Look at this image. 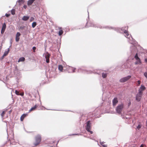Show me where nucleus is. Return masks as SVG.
<instances>
[{"label": "nucleus", "mask_w": 147, "mask_h": 147, "mask_svg": "<svg viewBox=\"0 0 147 147\" xmlns=\"http://www.w3.org/2000/svg\"><path fill=\"white\" fill-rule=\"evenodd\" d=\"M86 125L85 127L86 130L88 132H89L90 134H92L93 132L90 130L91 129V125L90 121H87L86 123Z\"/></svg>", "instance_id": "obj_2"}, {"label": "nucleus", "mask_w": 147, "mask_h": 147, "mask_svg": "<svg viewBox=\"0 0 147 147\" xmlns=\"http://www.w3.org/2000/svg\"><path fill=\"white\" fill-rule=\"evenodd\" d=\"M145 61L147 63V59H145Z\"/></svg>", "instance_id": "obj_43"}, {"label": "nucleus", "mask_w": 147, "mask_h": 147, "mask_svg": "<svg viewBox=\"0 0 147 147\" xmlns=\"http://www.w3.org/2000/svg\"><path fill=\"white\" fill-rule=\"evenodd\" d=\"M41 137L40 135H37L35 137V142L34 145L36 146L38 144L41 140Z\"/></svg>", "instance_id": "obj_4"}, {"label": "nucleus", "mask_w": 147, "mask_h": 147, "mask_svg": "<svg viewBox=\"0 0 147 147\" xmlns=\"http://www.w3.org/2000/svg\"><path fill=\"white\" fill-rule=\"evenodd\" d=\"M88 24V23H87V24H86V25H87V24ZM86 26H87V25H86Z\"/></svg>", "instance_id": "obj_48"}, {"label": "nucleus", "mask_w": 147, "mask_h": 147, "mask_svg": "<svg viewBox=\"0 0 147 147\" xmlns=\"http://www.w3.org/2000/svg\"><path fill=\"white\" fill-rule=\"evenodd\" d=\"M76 69L72 67H70L68 70L69 72L70 73H73L75 72V70Z\"/></svg>", "instance_id": "obj_14"}, {"label": "nucleus", "mask_w": 147, "mask_h": 147, "mask_svg": "<svg viewBox=\"0 0 147 147\" xmlns=\"http://www.w3.org/2000/svg\"><path fill=\"white\" fill-rule=\"evenodd\" d=\"M63 31L61 29L59 30V36L61 35L63 33Z\"/></svg>", "instance_id": "obj_25"}, {"label": "nucleus", "mask_w": 147, "mask_h": 147, "mask_svg": "<svg viewBox=\"0 0 147 147\" xmlns=\"http://www.w3.org/2000/svg\"><path fill=\"white\" fill-rule=\"evenodd\" d=\"M134 58L136 60V61L135 62V65H140L141 63V61L139 58L138 57V53H137L134 56Z\"/></svg>", "instance_id": "obj_7"}, {"label": "nucleus", "mask_w": 147, "mask_h": 147, "mask_svg": "<svg viewBox=\"0 0 147 147\" xmlns=\"http://www.w3.org/2000/svg\"><path fill=\"white\" fill-rule=\"evenodd\" d=\"M145 88V87L144 85H141L138 91L140 90L141 92H142V91L144 90Z\"/></svg>", "instance_id": "obj_15"}, {"label": "nucleus", "mask_w": 147, "mask_h": 147, "mask_svg": "<svg viewBox=\"0 0 147 147\" xmlns=\"http://www.w3.org/2000/svg\"><path fill=\"white\" fill-rule=\"evenodd\" d=\"M125 28L126 30H125L123 28H119L118 30V31L120 33H123V32L125 34V36L128 39V41L130 43L132 44H135V41L134 39L131 35L129 34L128 32V31L127 30V29L128 28L127 27H125Z\"/></svg>", "instance_id": "obj_1"}, {"label": "nucleus", "mask_w": 147, "mask_h": 147, "mask_svg": "<svg viewBox=\"0 0 147 147\" xmlns=\"http://www.w3.org/2000/svg\"><path fill=\"white\" fill-rule=\"evenodd\" d=\"M27 5H24V6H23L24 8L25 9H26L27 8Z\"/></svg>", "instance_id": "obj_40"}, {"label": "nucleus", "mask_w": 147, "mask_h": 147, "mask_svg": "<svg viewBox=\"0 0 147 147\" xmlns=\"http://www.w3.org/2000/svg\"><path fill=\"white\" fill-rule=\"evenodd\" d=\"M58 69L61 71H62L63 70V67L62 65H59Z\"/></svg>", "instance_id": "obj_23"}, {"label": "nucleus", "mask_w": 147, "mask_h": 147, "mask_svg": "<svg viewBox=\"0 0 147 147\" xmlns=\"http://www.w3.org/2000/svg\"><path fill=\"white\" fill-rule=\"evenodd\" d=\"M131 48H133L134 49V51H136V47L134 45H132L131 47Z\"/></svg>", "instance_id": "obj_29"}, {"label": "nucleus", "mask_w": 147, "mask_h": 147, "mask_svg": "<svg viewBox=\"0 0 147 147\" xmlns=\"http://www.w3.org/2000/svg\"><path fill=\"white\" fill-rule=\"evenodd\" d=\"M43 56L45 57L47 63H49V58L50 57L49 54L47 52L44 53Z\"/></svg>", "instance_id": "obj_10"}, {"label": "nucleus", "mask_w": 147, "mask_h": 147, "mask_svg": "<svg viewBox=\"0 0 147 147\" xmlns=\"http://www.w3.org/2000/svg\"><path fill=\"white\" fill-rule=\"evenodd\" d=\"M123 107V104L118 105L116 109V112L118 114H121L122 111Z\"/></svg>", "instance_id": "obj_5"}, {"label": "nucleus", "mask_w": 147, "mask_h": 147, "mask_svg": "<svg viewBox=\"0 0 147 147\" xmlns=\"http://www.w3.org/2000/svg\"><path fill=\"white\" fill-rule=\"evenodd\" d=\"M141 124H139L138 125V126L137 127V128L138 129H140L141 127Z\"/></svg>", "instance_id": "obj_31"}, {"label": "nucleus", "mask_w": 147, "mask_h": 147, "mask_svg": "<svg viewBox=\"0 0 147 147\" xmlns=\"http://www.w3.org/2000/svg\"><path fill=\"white\" fill-rule=\"evenodd\" d=\"M37 106L36 105H35L34 106L32 107L31 109L29 110V112L31 111H34L35 110Z\"/></svg>", "instance_id": "obj_19"}, {"label": "nucleus", "mask_w": 147, "mask_h": 147, "mask_svg": "<svg viewBox=\"0 0 147 147\" xmlns=\"http://www.w3.org/2000/svg\"><path fill=\"white\" fill-rule=\"evenodd\" d=\"M25 58L24 57H20L18 60V62L23 61L25 60Z\"/></svg>", "instance_id": "obj_20"}, {"label": "nucleus", "mask_w": 147, "mask_h": 147, "mask_svg": "<svg viewBox=\"0 0 147 147\" xmlns=\"http://www.w3.org/2000/svg\"><path fill=\"white\" fill-rule=\"evenodd\" d=\"M107 74L106 73H102V76L103 78H105L106 77Z\"/></svg>", "instance_id": "obj_22"}, {"label": "nucleus", "mask_w": 147, "mask_h": 147, "mask_svg": "<svg viewBox=\"0 0 147 147\" xmlns=\"http://www.w3.org/2000/svg\"><path fill=\"white\" fill-rule=\"evenodd\" d=\"M118 100L117 98H115L113 100V106H115L118 103Z\"/></svg>", "instance_id": "obj_13"}, {"label": "nucleus", "mask_w": 147, "mask_h": 147, "mask_svg": "<svg viewBox=\"0 0 147 147\" xmlns=\"http://www.w3.org/2000/svg\"><path fill=\"white\" fill-rule=\"evenodd\" d=\"M24 95V93L23 92L22 93L20 94V95H21L22 96H23Z\"/></svg>", "instance_id": "obj_37"}, {"label": "nucleus", "mask_w": 147, "mask_h": 147, "mask_svg": "<svg viewBox=\"0 0 147 147\" xmlns=\"http://www.w3.org/2000/svg\"><path fill=\"white\" fill-rule=\"evenodd\" d=\"M5 16L7 17H8L9 16V15L7 13H6L5 14Z\"/></svg>", "instance_id": "obj_39"}, {"label": "nucleus", "mask_w": 147, "mask_h": 147, "mask_svg": "<svg viewBox=\"0 0 147 147\" xmlns=\"http://www.w3.org/2000/svg\"><path fill=\"white\" fill-rule=\"evenodd\" d=\"M36 25V22H34L32 24V27L34 28Z\"/></svg>", "instance_id": "obj_28"}, {"label": "nucleus", "mask_w": 147, "mask_h": 147, "mask_svg": "<svg viewBox=\"0 0 147 147\" xmlns=\"http://www.w3.org/2000/svg\"><path fill=\"white\" fill-rule=\"evenodd\" d=\"M54 141H53V143H54Z\"/></svg>", "instance_id": "obj_49"}, {"label": "nucleus", "mask_w": 147, "mask_h": 147, "mask_svg": "<svg viewBox=\"0 0 147 147\" xmlns=\"http://www.w3.org/2000/svg\"><path fill=\"white\" fill-rule=\"evenodd\" d=\"M140 147H144L143 144H141Z\"/></svg>", "instance_id": "obj_44"}, {"label": "nucleus", "mask_w": 147, "mask_h": 147, "mask_svg": "<svg viewBox=\"0 0 147 147\" xmlns=\"http://www.w3.org/2000/svg\"><path fill=\"white\" fill-rule=\"evenodd\" d=\"M51 146L53 147V146Z\"/></svg>", "instance_id": "obj_50"}, {"label": "nucleus", "mask_w": 147, "mask_h": 147, "mask_svg": "<svg viewBox=\"0 0 147 147\" xmlns=\"http://www.w3.org/2000/svg\"><path fill=\"white\" fill-rule=\"evenodd\" d=\"M22 0H19L18 1L19 2H21Z\"/></svg>", "instance_id": "obj_46"}, {"label": "nucleus", "mask_w": 147, "mask_h": 147, "mask_svg": "<svg viewBox=\"0 0 147 147\" xmlns=\"http://www.w3.org/2000/svg\"><path fill=\"white\" fill-rule=\"evenodd\" d=\"M144 76L147 79V72H146L144 73Z\"/></svg>", "instance_id": "obj_32"}, {"label": "nucleus", "mask_w": 147, "mask_h": 147, "mask_svg": "<svg viewBox=\"0 0 147 147\" xmlns=\"http://www.w3.org/2000/svg\"><path fill=\"white\" fill-rule=\"evenodd\" d=\"M9 113H10L11 112V111H9Z\"/></svg>", "instance_id": "obj_47"}, {"label": "nucleus", "mask_w": 147, "mask_h": 147, "mask_svg": "<svg viewBox=\"0 0 147 147\" xmlns=\"http://www.w3.org/2000/svg\"><path fill=\"white\" fill-rule=\"evenodd\" d=\"M32 49H33V50H34V52H35V50H36V47H32Z\"/></svg>", "instance_id": "obj_35"}, {"label": "nucleus", "mask_w": 147, "mask_h": 147, "mask_svg": "<svg viewBox=\"0 0 147 147\" xmlns=\"http://www.w3.org/2000/svg\"><path fill=\"white\" fill-rule=\"evenodd\" d=\"M89 26L93 27H97L98 28V26H96V25L94 24L92 22L90 23L89 24V25L87 27H89ZM99 27L100 28H108L109 29H110L109 27H102V26H99Z\"/></svg>", "instance_id": "obj_9"}, {"label": "nucleus", "mask_w": 147, "mask_h": 147, "mask_svg": "<svg viewBox=\"0 0 147 147\" xmlns=\"http://www.w3.org/2000/svg\"><path fill=\"white\" fill-rule=\"evenodd\" d=\"M3 81H6L7 80V77L5 76V77L3 79Z\"/></svg>", "instance_id": "obj_34"}, {"label": "nucleus", "mask_w": 147, "mask_h": 147, "mask_svg": "<svg viewBox=\"0 0 147 147\" xmlns=\"http://www.w3.org/2000/svg\"><path fill=\"white\" fill-rule=\"evenodd\" d=\"M27 114H23L21 117H20V120L21 121H23L24 118L26 117L27 115Z\"/></svg>", "instance_id": "obj_16"}, {"label": "nucleus", "mask_w": 147, "mask_h": 147, "mask_svg": "<svg viewBox=\"0 0 147 147\" xmlns=\"http://www.w3.org/2000/svg\"><path fill=\"white\" fill-rule=\"evenodd\" d=\"M9 50L8 51H6L5 52L3 55V57L5 56L8 53Z\"/></svg>", "instance_id": "obj_26"}, {"label": "nucleus", "mask_w": 147, "mask_h": 147, "mask_svg": "<svg viewBox=\"0 0 147 147\" xmlns=\"http://www.w3.org/2000/svg\"><path fill=\"white\" fill-rule=\"evenodd\" d=\"M15 93L17 95H20V93H19V92L17 90H15Z\"/></svg>", "instance_id": "obj_33"}, {"label": "nucleus", "mask_w": 147, "mask_h": 147, "mask_svg": "<svg viewBox=\"0 0 147 147\" xmlns=\"http://www.w3.org/2000/svg\"><path fill=\"white\" fill-rule=\"evenodd\" d=\"M98 71H97V72H95L94 71V72H92V71H87V70L85 69H78V72H80L81 71L83 73L86 74H90L92 73H96L98 74H99V72Z\"/></svg>", "instance_id": "obj_3"}, {"label": "nucleus", "mask_w": 147, "mask_h": 147, "mask_svg": "<svg viewBox=\"0 0 147 147\" xmlns=\"http://www.w3.org/2000/svg\"><path fill=\"white\" fill-rule=\"evenodd\" d=\"M20 35V34L19 32H17L16 37V40L17 42H18L20 39L19 36Z\"/></svg>", "instance_id": "obj_12"}, {"label": "nucleus", "mask_w": 147, "mask_h": 147, "mask_svg": "<svg viewBox=\"0 0 147 147\" xmlns=\"http://www.w3.org/2000/svg\"><path fill=\"white\" fill-rule=\"evenodd\" d=\"M58 142H59V141H57V143H56V145H55V146H54V147H56L57 146V144H58Z\"/></svg>", "instance_id": "obj_41"}, {"label": "nucleus", "mask_w": 147, "mask_h": 147, "mask_svg": "<svg viewBox=\"0 0 147 147\" xmlns=\"http://www.w3.org/2000/svg\"><path fill=\"white\" fill-rule=\"evenodd\" d=\"M6 111H3L2 113L1 114V115L2 117L3 118V117L4 116V115L5 113V112L6 111Z\"/></svg>", "instance_id": "obj_30"}, {"label": "nucleus", "mask_w": 147, "mask_h": 147, "mask_svg": "<svg viewBox=\"0 0 147 147\" xmlns=\"http://www.w3.org/2000/svg\"><path fill=\"white\" fill-rule=\"evenodd\" d=\"M100 143L103 147H107V145L104 144L105 142H100Z\"/></svg>", "instance_id": "obj_21"}, {"label": "nucleus", "mask_w": 147, "mask_h": 147, "mask_svg": "<svg viewBox=\"0 0 147 147\" xmlns=\"http://www.w3.org/2000/svg\"><path fill=\"white\" fill-rule=\"evenodd\" d=\"M11 13L13 15H14L15 14V10L14 9H12L11 10Z\"/></svg>", "instance_id": "obj_27"}, {"label": "nucleus", "mask_w": 147, "mask_h": 147, "mask_svg": "<svg viewBox=\"0 0 147 147\" xmlns=\"http://www.w3.org/2000/svg\"><path fill=\"white\" fill-rule=\"evenodd\" d=\"M35 0H29L27 2V5H30L32 4L33 2Z\"/></svg>", "instance_id": "obj_17"}, {"label": "nucleus", "mask_w": 147, "mask_h": 147, "mask_svg": "<svg viewBox=\"0 0 147 147\" xmlns=\"http://www.w3.org/2000/svg\"><path fill=\"white\" fill-rule=\"evenodd\" d=\"M34 19L33 17H31L30 18V21H31L32 20Z\"/></svg>", "instance_id": "obj_42"}, {"label": "nucleus", "mask_w": 147, "mask_h": 147, "mask_svg": "<svg viewBox=\"0 0 147 147\" xmlns=\"http://www.w3.org/2000/svg\"><path fill=\"white\" fill-rule=\"evenodd\" d=\"M11 135L12 136V138L10 139V144L12 145L16 144V142H14V140L13 139V132H11Z\"/></svg>", "instance_id": "obj_11"}, {"label": "nucleus", "mask_w": 147, "mask_h": 147, "mask_svg": "<svg viewBox=\"0 0 147 147\" xmlns=\"http://www.w3.org/2000/svg\"><path fill=\"white\" fill-rule=\"evenodd\" d=\"M137 82L138 84L140 85V84L141 81L140 80H138V81Z\"/></svg>", "instance_id": "obj_38"}, {"label": "nucleus", "mask_w": 147, "mask_h": 147, "mask_svg": "<svg viewBox=\"0 0 147 147\" xmlns=\"http://www.w3.org/2000/svg\"><path fill=\"white\" fill-rule=\"evenodd\" d=\"M29 17L28 16H24L22 18V20L24 21H27L29 18Z\"/></svg>", "instance_id": "obj_18"}, {"label": "nucleus", "mask_w": 147, "mask_h": 147, "mask_svg": "<svg viewBox=\"0 0 147 147\" xmlns=\"http://www.w3.org/2000/svg\"><path fill=\"white\" fill-rule=\"evenodd\" d=\"M78 135L77 134H73L71 135Z\"/></svg>", "instance_id": "obj_45"}, {"label": "nucleus", "mask_w": 147, "mask_h": 147, "mask_svg": "<svg viewBox=\"0 0 147 147\" xmlns=\"http://www.w3.org/2000/svg\"><path fill=\"white\" fill-rule=\"evenodd\" d=\"M6 27V25L5 24V23H4V24L3 25L1 29L5 30Z\"/></svg>", "instance_id": "obj_24"}, {"label": "nucleus", "mask_w": 147, "mask_h": 147, "mask_svg": "<svg viewBox=\"0 0 147 147\" xmlns=\"http://www.w3.org/2000/svg\"><path fill=\"white\" fill-rule=\"evenodd\" d=\"M142 92H141L140 90H139L136 96V100L138 101H140L142 95Z\"/></svg>", "instance_id": "obj_6"}, {"label": "nucleus", "mask_w": 147, "mask_h": 147, "mask_svg": "<svg viewBox=\"0 0 147 147\" xmlns=\"http://www.w3.org/2000/svg\"><path fill=\"white\" fill-rule=\"evenodd\" d=\"M131 78V76H128L126 77H123L119 80V82H124L128 80Z\"/></svg>", "instance_id": "obj_8"}, {"label": "nucleus", "mask_w": 147, "mask_h": 147, "mask_svg": "<svg viewBox=\"0 0 147 147\" xmlns=\"http://www.w3.org/2000/svg\"><path fill=\"white\" fill-rule=\"evenodd\" d=\"M5 30H3L2 29H1V33L2 34H3L4 31H5Z\"/></svg>", "instance_id": "obj_36"}]
</instances>
